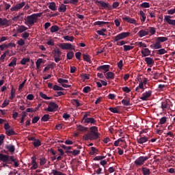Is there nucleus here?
I'll return each mask as SVG.
<instances>
[{
	"label": "nucleus",
	"mask_w": 175,
	"mask_h": 175,
	"mask_svg": "<svg viewBox=\"0 0 175 175\" xmlns=\"http://www.w3.org/2000/svg\"><path fill=\"white\" fill-rule=\"evenodd\" d=\"M85 140H96L100 138V133L98 132V127L92 126L90 128V131L83 136Z\"/></svg>",
	"instance_id": "nucleus-1"
},
{
	"label": "nucleus",
	"mask_w": 175,
	"mask_h": 175,
	"mask_svg": "<svg viewBox=\"0 0 175 175\" xmlns=\"http://www.w3.org/2000/svg\"><path fill=\"white\" fill-rule=\"evenodd\" d=\"M43 12H38V14H32L31 16H27L26 18L25 25L33 26L38 21V18L42 16Z\"/></svg>",
	"instance_id": "nucleus-2"
},
{
	"label": "nucleus",
	"mask_w": 175,
	"mask_h": 175,
	"mask_svg": "<svg viewBox=\"0 0 175 175\" xmlns=\"http://www.w3.org/2000/svg\"><path fill=\"white\" fill-rule=\"evenodd\" d=\"M4 129L5 130V134L8 136H13L16 135V133L14 131L9 123L4 124Z\"/></svg>",
	"instance_id": "nucleus-3"
},
{
	"label": "nucleus",
	"mask_w": 175,
	"mask_h": 175,
	"mask_svg": "<svg viewBox=\"0 0 175 175\" xmlns=\"http://www.w3.org/2000/svg\"><path fill=\"white\" fill-rule=\"evenodd\" d=\"M53 52H54L53 58L55 62L56 63L59 62L62 60L61 56L62 55V52L59 49L53 50Z\"/></svg>",
	"instance_id": "nucleus-4"
},
{
	"label": "nucleus",
	"mask_w": 175,
	"mask_h": 175,
	"mask_svg": "<svg viewBox=\"0 0 175 175\" xmlns=\"http://www.w3.org/2000/svg\"><path fill=\"white\" fill-rule=\"evenodd\" d=\"M59 46L62 49V50H70L73 51L76 49V46L72 45L70 43H62L59 44Z\"/></svg>",
	"instance_id": "nucleus-5"
},
{
	"label": "nucleus",
	"mask_w": 175,
	"mask_h": 175,
	"mask_svg": "<svg viewBox=\"0 0 175 175\" xmlns=\"http://www.w3.org/2000/svg\"><path fill=\"white\" fill-rule=\"evenodd\" d=\"M149 159L148 157H139L135 161V164L136 166H141L144 165V162Z\"/></svg>",
	"instance_id": "nucleus-6"
},
{
	"label": "nucleus",
	"mask_w": 175,
	"mask_h": 175,
	"mask_svg": "<svg viewBox=\"0 0 175 175\" xmlns=\"http://www.w3.org/2000/svg\"><path fill=\"white\" fill-rule=\"evenodd\" d=\"M130 36V33L129 32H122L120 34H118V36H116L115 38H114V42H118L120 40H122V39H124L127 37H129Z\"/></svg>",
	"instance_id": "nucleus-7"
},
{
	"label": "nucleus",
	"mask_w": 175,
	"mask_h": 175,
	"mask_svg": "<svg viewBox=\"0 0 175 175\" xmlns=\"http://www.w3.org/2000/svg\"><path fill=\"white\" fill-rule=\"evenodd\" d=\"M58 108H59V106H58L57 104H56L54 102H51L49 104L48 108H45L44 111H49V112H53L55 109H57Z\"/></svg>",
	"instance_id": "nucleus-8"
},
{
	"label": "nucleus",
	"mask_w": 175,
	"mask_h": 175,
	"mask_svg": "<svg viewBox=\"0 0 175 175\" xmlns=\"http://www.w3.org/2000/svg\"><path fill=\"white\" fill-rule=\"evenodd\" d=\"M25 5V1H23L22 3H18V4H16L14 7H12L10 8L11 12H16L19 10L22 9Z\"/></svg>",
	"instance_id": "nucleus-9"
},
{
	"label": "nucleus",
	"mask_w": 175,
	"mask_h": 175,
	"mask_svg": "<svg viewBox=\"0 0 175 175\" xmlns=\"http://www.w3.org/2000/svg\"><path fill=\"white\" fill-rule=\"evenodd\" d=\"M10 21H8L7 18H0V27H10Z\"/></svg>",
	"instance_id": "nucleus-10"
},
{
	"label": "nucleus",
	"mask_w": 175,
	"mask_h": 175,
	"mask_svg": "<svg viewBox=\"0 0 175 175\" xmlns=\"http://www.w3.org/2000/svg\"><path fill=\"white\" fill-rule=\"evenodd\" d=\"M110 66L109 65H104V66H100L98 68H96L97 71L102 72L103 70V73L106 75V72L109 71Z\"/></svg>",
	"instance_id": "nucleus-11"
},
{
	"label": "nucleus",
	"mask_w": 175,
	"mask_h": 175,
	"mask_svg": "<svg viewBox=\"0 0 175 175\" xmlns=\"http://www.w3.org/2000/svg\"><path fill=\"white\" fill-rule=\"evenodd\" d=\"M96 3L100 4V5L103 8H107L111 10V5H109V3H105V1L99 0H96Z\"/></svg>",
	"instance_id": "nucleus-12"
},
{
	"label": "nucleus",
	"mask_w": 175,
	"mask_h": 175,
	"mask_svg": "<svg viewBox=\"0 0 175 175\" xmlns=\"http://www.w3.org/2000/svg\"><path fill=\"white\" fill-rule=\"evenodd\" d=\"M172 18L170 16H165L164 21L170 25L175 26V20H171Z\"/></svg>",
	"instance_id": "nucleus-13"
},
{
	"label": "nucleus",
	"mask_w": 175,
	"mask_h": 175,
	"mask_svg": "<svg viewBox=\"0 0 175 175\" xmlns=\"http://www.w3.org/2000/svg\"><path fill=\"white\" fill-rule=\"evenodd\" d=\"M152 95V91H148L142 94V96L140 98L143 101H146L148 98Z\"/></svg>",
	"instance_id": "nucleus-14"
},
{
	"label": "nucleus",
	"mask_w": 175,
	"mask_h": 175,
	"mask_svg": "<svg viewBox=\"0 0 175 175\" xmlns=\"http://www.w3.org/2000/svg\"><path fill=\"white\" fill-rule=\"evenodd\" d=\"M122 20L125 22H127L131 24H135L136 23V21L133 18H131L129 16H124V17H122Z\"/></svg>",
	"instance_id": "nucleus-15"
},
{
	"label": "nucleus",
	"mask_w": 175,
	"mask_h": 175,
	"mask_svg": "<svg viewBox=\"0 0 175 175\" xmlns=\"http://www.w3.org/2000/svg\"><path fill=\"white\" fill-rule=\"evenodd\" d=\"M148 31H149L148 29H145V30H141V31H139V33H137V35H138L140 38L144 37V36L148 35V33H149Z\"/></svg>",
	"instance_id": "nucleus-16"
},
{
	"label": "nucleus",
	"mask_w": 175,
	"mask_h": 175,
	"mask_svg": "<svg viewBox=\"0 0 175 175\" xmlns=\"http://www.w3.org/2000/svg\"><path fill=\"white\" fill-rule=\"evenodd\" d=\"M5 148H6L9 152L13 153L16 150L15 146L12 144H8L5 146Z\"/></svg>",
	"instance_id": "nucleus-17"
},
{
	"label": "nucleus",
	"mask_w": 175,
	"mask_h": 175,
	"mask_svg": "<svg viewBox=\"0 0 175 175\" xmlns=\"http://www.w3.org/2000/svg\"><path fill=\"white\" fill-rule=\"evenodd\" d=\"M148 141V138L146 137H142L139 135V138L137 139V142L138 144H143Z\"/></svg>",
	"instance_id": "nucleus-18"
},
{
	"label": "nucleus",
	"mask_w": 175,
	"mask_h": 175,
	"mask_svg": "<svg viewBox=\"0 0 175 175\" xmlns=\"http://www.w3.org/2000/svg\"><path fill=\"white\" fill-rule=\"evenodd\" d=\"M141 53L142 54L143 57H147L150 55V51L148 49H143L141 51Z\"/></svg>",
	"instance_id": "nucleus-19"
},
{
	"label": "nucleus",
	"mask_w": 175,
	"mask_h": 175,
	"mask_svg": "<svg viewBox=\"0 0 175 175\" xmlns=\"http://www.w3.org/2000/svg\"><path fill=\"white\" fill-rule=\"evenodd\" d=\"M28 30V28L24 25L18 26L17 29V32L19 33H23L24 31Z\"/></svg>",
	"instance_id": "nucleus-20"
},
{
	"label": "nucleus",
	"mask_w": 175,
	"mask_h": 175,
	"mask_svg": "<svg viewBox=\"0 0 175 175\" xmlns=\"http://www.w3.org/2000/svg\"><path fill=\"white\" fill-rule=\"evenodd\" d=\"M144 61L146 62V63L148 65V66H153L154 64V60L150 58V57H146Z\"/></svg>",
	"instance_id": "nucleus-21"
},
{
	"label": "nucleus",
	"mask_w": 175,
	"mask_h": 175,
	"mask_svg": "<svg viewBox=\"0 0 175 175\" xmlns=\"http://www.w3.org/2000/svg\"><path fill=\"white\" fill-rule=\"evenodd\" d=\"M150 47L154 49H159L162 48V46L161 43L156 40V42L153 45H151Z\"/></svg>",
	"instance_id": "nucleus-22"
},
{
	"label": "nucleus",
	"mask_w": 175,
	"mask_h": 175,
	"mask_svg": "<svg viewBox=\"0 0 175 175\" xmlns=\"http://www.w3.org/2000/svg\"><path fill=\"white\" fill-rule=\"evenodd\" d=\"M83 123H90L91 124H95V123H96V120H95V119H94L93 118H86Z\"/></svg>",
	"instance_id": "nucleus-23"
},
{
	"label": "nucleus",
	"mask_w": 175,
	"mask_h": 175,
	"mask_svg": "<svg viewBox=\"0 0 175 175\" xmlns=\"http://www.w3.org/2000/svg\"><path fill=\"white\" fill-rule=\"evenodd\" d=\"M8 159V155L0 153V161L5 163Z\"/></svg>",
	"instance_id": "nucleus-24"
},
{
	"label": "nucleus",
	"mask_w": 175,
	"mask_h": 175,
	"mask_svg": "<svg viewBox=\"0 0 175 175\" xmlns=\"http://www.w3.org/2000/svg\"><path fill=\"white\" fill-rule=\"evenodd\" d=\"M106 31H107V30L106 29H102L101 30L96 31V33L99 36L107 37V35H106L105 33V32H106Z\"/></svg>",
	"instance_id": "nucleus-25"
},
{
	"label": "nucleus",
	"mask_w": 175,
	"mask_h": 175,
	"mask_svg": "<svg viewBox=\"0 0 175 175\" xmlns=\"http://www.w3.org/2000/svg\"><path fill=\"white\" fill-rule=\"evenodd\" d=\"M139 15L142 23H144L146 19V14L144 12V11H140Z\"/></svg>",
	"instance_id": "nucleus-26"
},
{
	"label": "nucleus",
	"mask_w": 175,
	"mask_h": 175,
	"mask_svg": "<svg viewBox=\"0 0 175 175\" xmlns=\"http://www.w3.org/2000/svg\"><path fill=\"white\" fill-rule=\"evenodd\" d=\"M105 75H107L106 76L107 79H113L115 77V75L111 72H108Z\"/></svg>",
	"instance_id": "nucleus-27"
},
{
	"label": "nucleus",
	"mask_w": 175,
	"mask_h": 175,
	"mask_svg": "<svg viewBox=\"0 0 175 175\" xmlns=\"http://www.w3.org/2000/svg\"><path fill=\"white\" fill-rule=\"evenodd\" d=\"M60 28L57 25H53L51 27V33H56L59 31Z\"/></svg>",
	"instance_id": "nucleus-28"
},
{
	"label": "nucleus",
	"mask_w": 175,
	"mask_h": 175,
	"mask_svg": "<svg viewBox=\"0 0 175 175\" xmlns=\"http://www.w3.org/2000/svg\"><path fill=\"white\" fill-rule=\"evenodd\" d=\"M10 94H11V96L10 97V100H14V98L16 96V90H15V88L14 87L12 88Z\"/></svg>",
	"instance_id": "nucleus-29"
},
{
	"label": "nucleus",
	"mask_w": 175,
	"mask_h": 175,
	"mask_svg": "<svg viewBox=\"0 0 175 175\" xmlns=\"http://www.w3.org/2000/svg\"><path fill=\"white\" fill-rule=\"evenodd\" d=\"M109 23L108 22H103V21H97L94 23V25H98L100 27H102L105 25H108Z\"/></svg>",
	"instance_id": "nucleus-30"
},
{
	"label": "nucleus",
	"mask_w": 175,
	"mask_h": 175,
	"mask_svg": "<svg viewBox=\"0 0 175 175\" xmlns=\"http://www.w3.org/2000/svg\"><path fill=\"white\" fill-rule=\"evenodd\" d=\"M167 38L166 37H159L156 38V40L159 42L160 44L161 42H164L167 41Z\"/></svg>",
	"instance_id": "nucleus-31"
},
{
	"label": "nucleus",
	"mask_w": 175,
	"mask_h": 175,
	"mask_svg": "<svg viewBox=\"0 0 175 175\" xmlns=\"http://www.w3.org/2000/svg\"><path fill=\"white\" fill-rule=\"evenodd\" d=\"M58 11L59 12H66V5L65 4H61L59 8H58Z\"/></svg>",
	"instance_id": "nucleus-32"
},
{
	"label": "nucleus",
	"mask_w": 175,
	"mask_h": 175,
	"mask_svg": "<svg viewBox=\"0 0 175 175\" xmlns=\"http://www.w3.org/2000/svg\"><path fill=\"white\" fill-rule=\"evenodd\" d=\"M142 171L144 175H149L150 174V170L146 167H142Z\"/></svg>",
	"instance_id": "nucleus-33"
},
{
	"label": "nucleus",
	"mask_w": 175,
	"mask_h": 175,
	"mask_svg": "<svg viewBox=\"0 0 175 175\" xmlns=\"http://www.w3.org/2000/svg\"><path fill=\"white\" fill-rule=\"evenodd\" d=\"M66 57L67 59L70 60L75 57V53H73V51H70L67 53Z\"/></svg>",
	"instance_id": "nucleus-34"
},
{
	"label": "nucleus",
	"mask_w": 175,
	"mask_h": 175,
	"mask_svg": "<svg viewBox=\"0 0 175 175\" xmlns=\"http://www.w3.org/2000/svg\"><path fill=\"white\" fill-rule=\"evenodd\" d=\"M34 147L38 148L42 145V142L40 139H35V141L33 143Z\"/></svg>",
	"instance_id": "nucleus-35"
},
{
	"label": "nucleus",
	"mask_w": 175,
	"mask_h": 175,
	"mask_svg": "<svg viewBox=\"0 0 175 175\" xmlns=\"http://www.w3.org/2000/svg\"><path fill=\"white\" fill-rule=\"evenodd\" d=\"M40 96L42 98L45 100H51L53 99V97H49L46 94H44L43 92H40Z\"/></svg>",
	"instance_id": "nucleus-36"
},
{
	"label": "nucleus",
	"mask_w": 175,
	"mask_h": 175,
	"mask_svg": "<svg viewBox=\"0 0 175 175\" xmlns=\"http://www.w3.org/2000/svg\"><path fill=\"white\" fill-rule=\"evenodd\" d=\"M49 8L53 11L57 10L55 3L54 2L50 3L49 5Z\"/></svg>",
	"instance_id": "nucleus-37"
},
{
	"label": "nucleus",
	"mask_w": 175,
	"mask_h": 175,
	"mask_svg": "<svg viewBox=\"0 0 175 175\" xmlns=\"http://www.w3.org/2000/svg\"><path fill=\"white\" fill-rule=\"evenodd\" d=\"M27 116V112L26 111H23V116H22V117L21 118V124H24L25 120Z\"/></svg>",
	"instance_id": "nucleus-38"
},
{
	"label": "nucleus",
	"mask_w": 175,
	"mask_h": 175,
	"mask_svg": "<svg viewBox=\"0 0 175 175\" xmlns=\"http://www.w3.org/2000/svg\"><path fill=\"white\" fill-rule=\"evenodd\" d=\"M83 60H84L85 62L91 63V57H90V55H86V54H83Z\"/></svg>",
	"instance_id": "nucleus-39"
},
{
	"label": "nucleus",
	"mask_w": 175,
	"mask_h": 175,
	"mask_svg": "<svg viewBox=\"0 0 175 175\" xmlns=\"http://www.w3.org/2000/svg\"><path fill=\"white\" fill-rule=\"evenodd\" d=\"M66 41L73 42L75 40V37L66 36L63 38Z\"/></svg>",
	"instance_id": "nucleus-40"
},
{
	"label": "nucleus",
	"mask_w": 175,
	"mask_h": 175,
	"mask_svg": "<svg viewBox=\"0 0 175 175\" xmlns=\"http://www.w3.org/2000/svg\"><path fill=\"white\" fill-rule=\"evenodd\" d=\"M53 90H55V91H64V90H65V89H64L63 88H62L59 85H55L53 86Z\"/></svg>",
	"instance_id": "nucleus-41"
},
{
	"label": "nucleus",
	"mask_w": 175,
	"mask_h": 175,
	"mask_svg": "<svg viewBox=\"0 0 175 175\" xmlns=\"http://www.w3.org/2000/svg\"><path fill=\"white\" fill-rule=\"evenodd\" d=\"M43 63V59H38L36 62V68L39 69L40 68L41 64Z\"/></svg>",
	"instance_id": "nucleus-42"
},
{
	"label": "nucleus",
	"mask_w": 175,
	"mask_h": 175,
	"mask_svg": "<svg viewBox=\"0 0 175 175\" xmlns=\"http://www.w3.org/2000/svg\"><path fill=\"white\" fill-rule=\"evenodd\" d=\"M123 47H124V52L131 51V50L133 49V48H134V46H129V45H124Z\"/></svg>",
	"instance_id": "nucleus-43"
},
{
	"label": "nucleus",
	"mask_w": 175,
	"mask_h": 175,
	"mask_svg": "<svg viewBox=\"0 0 175 175\" xmlns=\"http://www.w3.org/2000/svg\"><path fill=\"white\" fill-rule=\"evenodd\" d=\"M49 119H50V115L45 114L42 117L41 120L43 122H47Z\"/></svg>",
	"instance_id": "nucleus-44"
},
{
	"label": "nucleus",
	"mask_w": 175,
	"mask_h": 175,
	"mask_svg": "<svg viewBox=\"0 0 175 175\" xmlns=\"http://www.w3.org/2000/svg\"><path fill=\"white\" fill-rule=\"evenodd\" d=\"M17 58H14L12 62L8 64L9 67L16 66Z\"/></svg>",
	"instance_id": "nucleus-45"
},
{
	"label": "nucleus",
	"mask_w": 175,
	"mask_h": 175,
	"mask_svg": "<svg viewBox=\"0 0 175 175\" xmlns=\"http://www.w3.org/2000/svg\"><path fill=\"white\" fill-rule=\"evenodd\" d=\"M47 163V160L46 159V158L42 157L40 159V165H44Z\"/></svg>",
	"instance_id": "nucleus-46"
},
{
	"label": "nucleus",
	"mask_w": 175,
	"mask_h": 175,
	"mask_svg": "<svg viewBox=\"0 0 175 175\" xmlns=\"http://www.w3.org/2000/svg\"><path fill=\"white\" fill-rule=\"evenodd\" d=\"M167 101H163L162 103H161V108L163 109V110H164V109H167Z\"/></svg>",
	"instance_id": "nucleus-47"
},
{
	"label": "nucleus",
	"mask_w": 175,
	"mask_h": 175,
	"mask_svg": "<svg viewBox=\"0 0 175 175\" xmlns=\"http://www.w3.org/2000/svg\"><path fill=\"white\" fill-rule=\"evenodd\" d=\"M77 129L80 131H88V127H84V126H81V125L78 126Z\"/></svg>",
	"instance_id": "nucleus-48"
},
{
	"label": "nucleus",
	"mask_w": 175,
	"mask_h": 175,
	"mask_svg": "<svg viewBox=\"0 0 175 175\" xmlns=\"http://www.w3.org/2000/svg\"><path fill=\"white\" fill-rule=\"evenodd\" d=\"M150 3L145 2V3H142L140 4V7L144 8H150Z\"/></svg>",
	"instance_id": "nucleus-49"
},
{
	"label": "nucleus",
	"mask_w": 175,
	"mask_h": 175,
	"mask_svg": "<svg viewBox=\"0 0 175 175\" xmlns=\"http://www.w3.org/2000/svg\"><path fill=\"white\" fill-rule=\"evenodd\" d=\"M30 62V59L29 58H23L21 61V64L23 65H26L27 62Z\"/></svg>",
	"instance_id": "nucleus-50"
},
{
	"label": "nucleus",
	"mask_w": 175,
	"mask_h": 175,
	"mask_svg": "<svg viewBox=\"0 0 175 175\" xmlns=\"http://www.w3.org/2000/svg\"><path fill=\"white\" fill-rule=\"evenodd\" d=\"M167 52L164 49H161L157 51V55H163L167 53Z\"/></svg>",
	"instance_id": "nucleus-51"
},
{
	"label": "nucleus",
	"mask_w": 175,
	"mask_h": 175,
	"mask_svg": "<svg viewBox=\"0 0 175 175\" xmlns=\"http://www.w3.org/2000/svg\"><path fill=\"white\" fill-rule=\"evenodd\" d=\"M57 82H58L59 83L64 84V83H69V81H68V80H66V79H57Z\"/></svg>",
	"instance_id": "nucleus-52"
},
{
	"label": "nucleus",
	"mask_w": 175,
	"mask_h": 175,
	"mask_svg": "<svg viewBox=\"0 0 175 175\" xmlns=\"http://www.w3.org/2000/svg\"><path fill=\"white\" fill-rule=\"evenodd\" d=\"M109 110L113 113H118L119 111L116 107H110Z\"/></svg>",
	"instance_id": "nucleus-53"
},
{
	"label": "nucleus",
	"mask_w": 175,
	"mask_h": 175,
	"mask_svg": "<svg viewBox=\"0 0 175 175\" xmlns=\"http://www.w3.org/2000/svg\"><path fill=\"white\" fill-rule=\"evenodd\" d=\"M91 150L92 152H90V154H92V155H94L95 153H98V149H96V148H95V147H92Z\"/></svg>",
	"instance_id": "nucleus-54"
},
{
	"label": "nucleus",
	"mask_w": 175,
	"mask_h": 175,
	"mask_svg": "<svg viewBox=\"0 0 175 175\" xmlns=\"http://www.w3.org/2000/svg\"><path fill=\"white\" fill-rule=\"evenodd\" d=\"M120 5V3H118V1H115L113 3V5H111V8L112 9H116L118 6Z\"/></svg>",
	"instance_id": "nucleus-55"
},
{
	"label": "nucleus",
	"mask_w": 175,
	"mask_h": 175,
	"mask_svg": "<svg viewBox=\"0 0 175 175\" xmlns=\"http://www.w3.org/2000/svg\"><path fill=\"white\" fill-rule=\"evenodd\" d=\"M122 103L124 106H130V105H131L130 101H129V100H125V99H123V100H122Z\"/></svg>",
	"instance_id": "nucleus-56"
},
{
	"label": "nucleus",
	"mask_w": 175,
	"mask_h": 175,
	"mask_svg": "<svg viewBox=\"0 0 175 175\" xmlns=\"http://www.w3.org/2000/svg\"><path fill=\"white\" fill-rule=\"evenodd\" d=\"M135 44H137V45H139V46L140 48H146L147 47V45L145 44V43H143L142 42H136Z\"/></svg>",
	"instance_id": "nucleus-57"
},
{
	"label": "nucleus",
	"mask_w": 175,
	"mask_h": 175,
	"mask_svg": "<svg viewBox=\"0 0 175 175\" xmlns=\"http://www.w3.org/2000/svg\"><path fill=\"white\" fill-rule=\"evenodd\" d=\"M83 92L85 94L91 92V88L90 86H87V87H85L83 89Z\"/></svg>",
	"instance_id": "nucleus-58"
},
{
	"label": "nucleus",
	"mask_w": 175,
	"mask_h": 175,
	"mask_svg": "<svg viewBox=\"0 0 175 175\" xmlns=\"http://www.w3.org/2000/svg\"><path fill=\"white\" fill-rule=\"evenodd\" d=\"M149 32L152 36V35L155 34L156 29L154 27H149Z\"/></svg>",
	"instance_id": "nucleus-59"
},
{
	"label": "nucleus",
	"mask_w": 175,
	"mask_h": 175,
	"mask_svg": "<svg viewBox=\"0 0 175 175\" xmlns=\"http://www.w3.org/2000/svg\"><path fill=\"white\" fill-rule=\"evenodd\" d=\"M21 37L23 39L26 40L29 37V33L28 32L23 33L21 34Z\"/></svg>",
	"instance_id": "nucleus-60"
},
{
	"label": "nucleus",
	"mask_w": 175,
	"mask_h": 175,
	"mask_svg": "<svg viewBox=\"0 0 175 175\" xmlns=\"http://www.w3.org/2000/svg\"><path fill=\"white\" fill-rule=\"evenodd\" d=\"M167 121V118L166 117H163L159 120V124H163L166 122Z\"/></svg>",
	"instance_id": "nucleus-61"
},
{
	"label": "nucleus",
	"mask_w": 175,
	"mask_h": 175,
	"mask_svg": "<svg viewBox=\"0 0 175 175\" xmlns=\"http://www.w3.org/2000/svg\"><path fill=\"white\" fill-rule=\"evenodd\" d=\"M52 173L53 174V175H65V174H62V172L55 170H53L52 171Z\"/></svg>",
	"instance_id": "nucleus-62"
},
{
	"label": "nucleus",
	"mask_w": 175,
	"mask_h": 175,
	"mask_svg": "<svg viewBox=\"0 0 175 175\" xmlns=\"http://www.w3.org/2000/svg\"><path fill=\"white\" fill-rule=\"evenodd\" d=\"M8 49V44H3L0 45L1 51H4L5 49Z\"/></svg>",
	"instance_id": "nucleus-63"
},
{
	"label": "nucleus",
	"mask_w": 175,
	"mask_h": 175,
	"mask_svg": "<svg viewBox=\"0 0 175 175\" xmlns=\"http://www.w3.org/2000/svg\"><path fill=\"white\" fill-rule=\"evenodd\" d=\"M105 158H106V157H105V156H97V157H96L94 159V161H99V160H102V159H105Z\"/></svg>",
	"instance_id": "nucleus-64"
}]
</instances>
